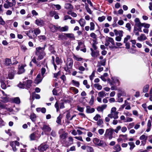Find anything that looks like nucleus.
Returning a JSON list of instances; mask_svg holds the SVG:
<instances>
[{
  "label": "nucleus",
  "mask_w": 152,
  "mask_h": 152,
  "mask_svg": "<svg viewBox=\"0 0 152 152\" xmlns=\"http://www.w3.org/2000/svg\"><path fill=\"white\" fill-rule=\"evenodd\" d=\"M45 48L37 47L36 49L35 54L38 56L37 60L39 61L42 59L46 55L44 52Z\"/></svg>",
  "instance_id": "nucleus-1"
},
{
  "label": "nucleus",
  "mask_w": 152,
  "mask_h": 152,
  "mask_svg": "<svg viewBox=\"0 0 152 152\" xmlns=\"http://www.w3.org/2000/svg\"><path fill=\"white\" fill-rule=\"evenodd\" d=\"M110 42L113 45H115L114 41L113 38L108 37H106L105 45L106 46H108L109 48L111 50H113L114 48H117V47L116 46L110 45Z\"/></svg>",
  "instance_id": "nucleus-2"
},
{
  "label": "nucleus",
  "mask_w": 152,
  "mask_h": 152,
  "mask_svg": "<svg viewBox=\"0 0 152 152\" xmlns=\"http://www.w3.org/2000/svg\"><path fill=\"white\" fill-rule=\"evenodd\" d=\"M114 131V130L112 128L107 129L104 135L106 137L108 138L109 140H111L113 137V134Z\"/></svg>",
  "instance_id": "nucleus-3"
},
{
  "label": "nucleus",
  "mask_w": 152,
  "mask_h": 152,
  "mask_svg": "<svg viewBox=\"0 0 152 152\" xmlns=\"http://www.w3.org/2000/svg\"><path fill=\"white\" fill-rule=\"evenodd\" d=\"M73 64V61L71 58H68L67 59L66 65L67 67H65L64 69L66 71H68L69 69L72 68Z\"/></svg>",
  "instance_id": "nucleus-4"
},
{
  "label": "nucleus",
  "mask_w": 152,
  "mask_h": 152,
  "mask_svg": "<svg viewBox=\"0 0 152 152\" xmlns=\"http://www.w3.org/2000/svg\"><path fill=\"white\" fill-rule=\"evenodd\" d=\"M93 142L96 145L99 146H103L104 144V142L97 138H95L93 140Z\"/></svg>",
  "instance_id": "nucleus-5"
},
{
  "label": "nucleus",
  "mask_w": 152,
  "mask_h": 152,
  "mask_svg": "<svg viewBox=\"0 0 152 152\" xmlns=\"http://www.w3.org/2000/svg\"><path fill=\"white\" fill-rule=\"evenodd\" d=\"M49 147L48 145L42 144L38 147V149L39 151H46Z\"/></svg>",
  "instance_id": "nucleus-6"
},
{
  "label": "nucleus",
  "mask_w": 152,
  "mask_h": 152,
  "mask_svg": "<svg viewBox=\"0 0 152 152\" xmlns=\"http://www.w3.org/2000/svg\"><path fill=\"white\" fill-rule=\"evenodd\" d=\"M74 139L72 137L70 136L68 138V140L67 141H66L64 142V144L66 146H70L73 143Z\"/></svg>",
  "instance_id": "nucleus-7"
},
{
  "label": "nucleus",
  "mask_w": 152,
  "mask_h": 152,
  "mask_svg": "<svg viewBox=\"0 0 152 152\" xmlns=\"http://www.w3.org/2000/svg\"><path fill=\"white\" fill-rule=\"evenodd\" d=\"M55 107L56 108V111L58 112L59 110V108L63 109L64 108V103L63 102H60L58 103L56 102L55 104Z\"/></svg>",
  "instance_id": "nucleus-8"
},
{
  "label": "nucleus",
  "mask_w": 152,
  "mask_h": 152,
  "mask_svg": "<svg viewBox=\"0 0 152 152\" xmlns=\"http://www.w3.org/2000/svg\"><path fill=\"white\" fill-rule=\"evenodd\" d=\"M25 33L31 39H32L36 37L34 31L33 30L25 31Z\"/></svg>",
  "instance_id": "nucleus-9"
},
{
  "label": "nucleus",
  "mask_w": 152,
  "mask_h": 152,
  "mask_svg": "<svg viewBox=\"0 0 152 152\" xmlns=\"http://www.w3.org/2000/svg\"><path fill=\"white\" fill-rule=\"evenodd\" d=\"M68 136V133H64L63 134H61L60 135L59 137L60 141L64 143V142L66 140V138Z\"/></svg>",
  "instance_id": "nucleus-10"
},
{
  "label": "nucleus",
  "mask_w": 152,
  "mask_h": 152,
  "mask_svg": "<svg viewBox=\"0 0 152 152\" xmlns=\"http://www.w3.org/2000/svg\"><path fill=\"white\" fill-rule=\"evenodd\" d=\"M43 77L40 74H38L34 80V83L37 84H39L42 81Z\"/></svg>",
  "instance_id": "nucleus-11"
},
{
  "label": "nucleus",
  "mask_w": 152,
  "mask_h": 152,
  "mask_svg": "<svg viewBox=\"0 0 152 152\" xmlns=\"http://www.w3.org/2000/svg\"><path fill=\"white\" fill-rule=\"evenodd\" d=\"M118 113L114 112V113H111L110 114L108 115V116L111 118H113L115 119H117L118 118Z\"/></svg>",
  "instance_id": "nucleus-12"
},
{
  "label": "nucleus",
  "mask_w": 152,
  "mask_h": 152,
  "mask_svg": "<svg viewBox=\"0 0 152 152\" xmlns=\"http://www.w3.org/2000/svg\"><path fill=\"white\" fill-rule=\"evenodd\" d=\"M42 129L45 132H49L51 130L49 125L44 124Z\"/></svg>",
  "instance_id": "nucleus-13"
},
{
  "label": "nucleus",
  "mask_w": 152,
  "mask_h": 152,
  "mask_svg": "<svg viewBox=\"0 0 152 152\" xmlns=\"http://www.w3.org/2000/svg\"><path fill=\"white\" fill-rule=\"evenodd\" d=\"M6 3H4V7L6 9H8L14 5L12 3L9 2L8 0L6 1Z\"/></svg>",
  "instance_id": "nucleus-14"
},
{
  "label": "nucleus",
  "mask_w": 152,
  "mask_h": 152,
  "mask_svg": "<svg viewBox=\"0 0 152 152\" xmlns=\"http://www.w3.org/2000/svg\"><path fill=\"white\" fill-rule=\"evenodd\" d=\"M91 54L92 57H96L99 56V51L98 50L94 51L92 48H91Z\"/></svg>",
  "instance_id": "nucleus-15"
},
{
  "label": "nucleus",
  "mask_w": 152,
  "mask_h": 152,
  "mask_svg": "<svg viewBox=\"0 0 152 152\" xmlns=\"http://www.w3.org/2000/svg\"><path fill=\"white\" fill-rule=\"evenodd\" d=\"M135 25L138 28L142 27V23H141L138 18H136L134 20Z\"/></svg>",
  "instance_id": "nucleus-16"
},
{
  "label": "nucleus",
  "mask_w": 152,
  "mask_h": 152,
  "mask_svg": "<svg viewBox=\"0 0 152 152\" xmlns=\"http://www.w3.org/2000/svg\"><path fill=\"white\" fill-rule=\"evenodd\" d=\"M25 66H24V65H21V66H19L18 72V74H20L25 72V69H24Z\"/></svg>",
  "instance_id": "nucleus-17"
},
{
  "label": "nucleus",
  "mask_w": 152,
  "mask_h": 152,
  "mask_svg": "<svg viewBox=\"0 0 152 152\" xmlns=\"http://www.w3.org/2000/svg\"><path fill=\"white\" fill-rule=\"evenodd\" d=\"M78 45L77 46L76 48V49L77 50H79L80 48H82L84 47L85 45L83 42L78 41Z\"/></svg>",
  "instance_id": "nucleus-18"
},
{
  "label": "nucleus",
  "mask_w": 152,
  "mask_h": 152,
  "mask_svg": "<svg viewBox=\"0 0 152 152\" xmlns=\"http://www.w3.org/2000/svg\"><path fill=\"white\" fill-rule=\"evenodd\" d=\"M95 109L93 108H91L89 106H86V112L88 113H91L94 112Z\"/></svg>",
  "instance_id": "nucleus-19"
},
{
  "label": "nucleus",
  "mask_w": 152,
  "mask_h": 152,
  "mask_svg": "<svg viewBox=\"0 0 152 152\" xmlns=\"http://www.w3.org/2000/svg\"><path fill=\"white\" fill-rule=\"evenodd\" d=\"M114 32L115 33V34L116 36H119L121 37H123V31H118L116 29H115L114 30Z\"/></svg>",
  "instance_id": "nucleus-20"
},
{
  "label": "nucleus",
  "mask_w": 152,
  "mask_h": 152,
  "mask_svg": "<svg viewBox=\"0 0 152 152\" xmlns=\"http://www.w3.org/2000/svg\"><path fill=\"white\" fill-rule=\"evenodd\" d=\"M137 39L138 40L142 41L145 40L147 39V37L144 34H141L140 36L137 37Z\"/></svg>",
  "instance_id": "nucleus-21"
},
{
  "label": "nucleus",
  "mask_w": 152,
  "mask_h": 152,
  "mask_svg": "<svg viewBox=\"0 0 152 152\" xmlns=\"http://www.w3.org/2000/svg\"><path fill=\"white\" fill-rule=\"evenodd\" d=\"M98 95L99 96L103 98L104 96H108V94L107 93H106L104 91H102L98 93Z\"/></svg>",
  "instance_id": "nucleus-22"
},
{
  "label": "nucleus",
  "mask_w": 152,
  "mask_h": 152,
  "mask_svg": "<svg viewBox=\"0 0 152 152\" xmlns=\"http://www.w3.org/2000/svg\"><path fill=\"white\" fill-rule=\"evenodd\" d=\"M113 149L115 151L119 152L121 150V148L120 145L117 144L115 145L113 147Z\"/></svg>",
  "instance_id": "nucleus-23"
},
{
  "label": "nucleus",
  "mask_w": 152,
  "mask_h": 152,
  "mask_svg": "<svg viewBox=\"0 0 152 152\" xmlns=\"http://www.w3.org/2000/svg\"><path fill=\"white\" fill-rule=\"evenodd\" d=\"M15 72L14 70L13 69H12L8 75L9 79H12L13 78Z\"/></svg>",
  "instance_id": "nucleus-24"
},
{
  "label": "nucleus",
  "mask_w": 152,
  "mask_h": 152,
  "mask_svg": "<svg viewBox=\"0 0 152 152\" xmlns=\"http://www.w3.org/2000/svg\"><path fill=\"white\" fill-rule=\"evenodd\" d=\"M78 21L80 26L82 27H84L86 24L85 20L83 18H81Z\"/></svg>",
  "instance_id": "nucleus-25"
},
{
  "label": "nucleus",
  "mask_w": 152,
  "mask_h": 152,
  "mask_svg": "<svg viewBox=\"0 0 152 152\" xmlns=\"http://www.w3.org/2000/svg\"><path fill=\"white\" fill-rule=\"evenodd\" d=\"M35 23L38 26H42L44 23L43 21L41 19H37L35 21Z\"/></svg>",
  "instance_id": "nucleus-26"
},
{
  "label": "nucleus",
  "mask_w": 152,
  "mask_h": 152,
  "mask_svg": "<svg viewBox=\"0 0 152 152\" xmlns=\"http://www.w3.org/2000/svg\"><path fill=\"white\" fill-rule=\"evenodd\" d=\"M32 81L31 80H27L25 83V86L26 88H29L30 87L32 83Z\"/></svg>",
  "instance_id": "nucleus-27"
},
{
  "label": "nucleus",
  "mask_w": 152,
  "mask_h": 152,
  "mask_svg": "<svg viewBox=\"0 0 152 152\" xmlns=\"http://www.w3.org/2000/svg\"><path fill=\"white\" fill-rule=\"evenodd\" d=\"M106 61V59L105 58H104L102 60L98 61L97 62V65L98 66H104L105 64Z\"/></svg>",
  "instance_id": "nucleus-28"
},
{
  "label": "nucleus",
  "mask_w": 152,
  "mask_h": 152,
  "mask_svg": "<svg viewBox=\"0 0 152 152\" xmlns=\"http://www.w3.org/2000/svg\"><path fill=\"white\" fill-rule=\"evenodd\" d=\"M112 80L113 83H118L119 85L120 83V82L118 79L117 77H113L111 78Z\"/></svg>",
  "instance_id": "nucleus-29"
},
{
  "label": "nucleus",
  "mask_w": 152,
  "mask_h": 152,
  "mask_svg": "<svg viewBox=\"0 0 152 152\" xmlns=\"http://www.w3.org/2000/svg\"><path fill=\"white\" fill-rule=\"evenodd\" d=\"M65 7L66 9H68L70 10L73 9V7L72 5L69 3L66 4L65 5Z\"/></svg>",
  "instance_id": "nucleus-30"
},
{
  "label": "nucleus",
  "mask_w": 152,
  "mask_h": 152,
  "mask_svg": "<svg viewBox=\"0 0 152 152\" xmlns=\"http://www.w3.org/2000/svg\"><path fill=\"white\" fill-rule=\"evenodd\" d=\"M59 28H60V30L62 31H66L68 30L69 27L67 26H65L61 27L59 26Z\"/></svg>",
  "instance_id": "nucleus-31"
},
{
  "label": "nucleus",
  "mask_w": 152,
  "mask_h": 152,
  "mask_svg": "<svg viewBox=\"0 0 152 152\" xmlns=\"http://www.w3.org/2000/svg\"><path fill=\"white\" fill-rule=\"evenodd\" d=\"M12 100L14 103L16 104H19L20 102V100L18 97L14 98Z\"/></svg>",
  "instance_id": "nucleus-32"
},
{
  "label": "nucleus",
  "mask_w": 152,
  "mask_h": 152,
  "mask_svg": "<svg viewBox=\"0 0 152 152\" xmlns=\"http://www.w3.org/2000/svg\"><path fill=\"white\" fill-rule=\"evenodd\" d=\"M62 118V115L60 114L59 116L57 118L56 122L58 124H60L61 123V119Z\"/></svg>",
  "instance_id": "nucleus-33"
},
{
  "label": "nucleus",
  "mask_w": 152,
  "mask_h": 152,
  "mask_svg": "<svg viewBox=\"0 0 152 152\" xmlns=\"http://www.w3.org/2000/svg\"><path fill=\"white\" fill-rule=\"evenodd\" d=\"M71 82L74 86L78 88L79 87V86L80 85V83L79 82L74 80H72Z\"/></svg>",
  "instance_id": "nucleus-34"
},
{
  "label": "nucleus",
  "mask_w": 152,
  "mask_h": 152,
  "mask_svg": "<svg viewBox=\"0 0 152 152\" xmlns=\"http://www.w3.org/2000/svg\"><path fill=\"white\" fill-rule=\"evenodd\" d=\"M64 34L67 37L69 38L73 39L75 38L74 34L72 33H66Z\"/></svg>",
  "instance_id": "nucleus-35"
},
{
  "label": "nucleus",
  "mask_w": 152,
  "mask_h": 152,
  "mask_svg": "<svg viewBox=\"0 0 152 152\" xmlns=\"http://www.w3.org/2000/svg\"><path fill=\"white\" fill-rule=\"evenodd\" d=\"M95 88H96L98 90H100L102 88V86L99 85V83L95 84L94 85Z\"/></svg>",
  "instance_id": "nucleus-36"
},
{
  "label": "nucleus",
  "mask_w": 152,
  "mask_h": 152,
  "mask_svg": "<svg viewBox=\"0 0 152 152\" xmlns=\"http://www.w3.org/2000/svg\"><path fill=\"white\" fill-rule=\"evenodd\" d=\"M12 64L11 60L8 58H7L5 59V65L7 66H9L10 64Z\"/></svg>",
  "instance_id": "nucleus-37"
},
{
  "label": "nucleus",
  "mask_w": 152,
  "mask_h": 152,
  "mask_svg": "<svg viewBox=\"0 0 152 152\" xmlns=\"http://www.w3.org/2000/svg\"><path fill=\"white\" fill-rule=\"evenodd\" d=\"M36 115L34 113L31 114L30 115V118L33 121H36Z\"/></svg>",
  "instance_id": "nucleus-38"
},
{
  "label": "nucleus",
  "mask_w": 152,
  "mask_h": 152,
  "mask_svg": "<svg viewBox=\"0 0 152 152\" xmlns=\"http://www.w3.org/2000/svg\"><path fill=\"white\" fill-rule=\"evenodd\" d=\"M149 88V85L148 84L144 86L143 89V92L146 93L148 91Z\"/></svg>",
  "instance_id": "nucleus-39"
},
{
  "label": "nucleus",
  "mask_w": 152,
  "mask_h": 152,
  "mask_svg": "<svg viewBox=\"0 0 152 152\" xmlns=\"http://www.w3.org/2000/svg\"><path fill=\"white\" fill-rule=\"evenodd\" d=\"M70 90L73 91L75 94H77L78 92V90L74 87H71L70 88Z\"/></svg>",
  "instance_id": "nucleus-40"
},
{
  "label": "nucleus",
  "mask_w": 152,
  "mask_h": 152,
  "mask_svg": "<svg viewBox=\"0 0 152 152\" xmlns=\"http://www.w3.org/2000/svg\"><path fill=\"white\" fill-rule=\"evenodd\" d=\"M58 28H59V26L56 27L55 26H53L51 28V30L52 32H55Z\"/></svg>",
  "instance_id": "nucleus-41"
},
{
  "label": "nucleus",
  "mask_w": 152,
  "mask_h": 152,
  "mask_svg": "<svg viewBox=\"0 0 152 152\" xmlns=\"http://www.w3.org/2000/svg\"><path fill=\"white\" fill-rule=\"evenodd\" d=\"M39 41L41 42L44 41L46 39V38L44 35H41L38 37Z\"/></svg>",
  "instance_id": "nucleus-42"
},
{
  "label": "nucleus",
  "mask_w": 152,
  "mask_h": 152,
  "mask_svg": "<svg viewBox=\"0 0 152 152\" xmlns=\"http://www.w3.org/2000/svg\"><path fill=\"white\" fill-rule=\"evenodd\" d=\"M90 30L93 31L95 29V25L93 22H91L90 23Z\"/></svg>",
  "instance_id": "nucleus-43"
},
{
  "label": "nucleus",
  "mask_w": 152,
  "mask_h": 152,
  "mask_svg": "<svg viewBox=\"0 0 152 152\" xmlns=\"http://www.w3.org/2000/svg\"><path fill=\"white\" fill-rule=\"evenodd\" d=\"M14 142H10V145L12 147L13 151H16L17 150V148L16 147L15 145H14Z\"/></svg>",
  "instance_id": "nucleus-44"
},
{
  "label": "nucleus",
  "mask_w": 152,
  "mask_h": 152,
  "mask_svg": "<svg viewBox=\"0 0 152 152\" xmlns=\"http://www.w3.org/2000/svg\"><path fill=\"white\" fill-rule=\"evenodd\" d=\"M56 62L58 65L59 64L62 63V60L59 57H56Z\"/></svg>",
  "instance_id": "nucleus-45"
},
{
  "label": "nucleus",
  "mask_w": 152,
  "mask_h": 152,
  "mask_svg": "<svg viewBox=\"0 0 152 152\" xmlns=\"http://www.w3.org/2000/svg\"><path fill=\"white\" fill-rule=\"evenodd\" d=\"M101 118L100 115L98 114H97L94 117L93 119L95 121H97L99 120V119H100Z\"/></svg>",
  "instance_id": "nucleus-46"
},
{
  "label": "nucleus",
  "mask_w": 152,
  "mask_h": 152,
  "mask_svg": "<svg viewBox=\"0 0 152 152\" xmlns=\"http://www.w3.org/2000/svg\"><path fill=\"white\" fill-rule=\"evenodd\" d=\"M34 31L36 37L38 34H40L41 32L40 30L38 28H36Z\"/></svg>",
  "instance_id": "nucleus-47"
},
{
  "label": "nucleus",
  "mask_w": 152,
  "mask_h": 152,
  "mask_svg": "<svg viewBox=\"0 0 152 152\" xmlns=\"http://www.w3.org/2000/svg\"><path fill=\"white\" fill-rule=\"evenodd\" d=\"M35 134L36 133H34L31 134L30 136L31 140H35L36 137L35 136Z\"/></svg>",
  "instance_id": "nucleus-48"
},
{
  "label": "nucleus",
  "mask_w": 152,
  "mask_h": 152,
  "mask_svg": "<svg viewBox=\"0 0 152 152\" xmlns=\"http://www.w3.org/2000/svg\"><path fill=\"white\" fill-rule=\"evenodd\" d=\"M129 145L130 146V149L132 150L135 147L134 143L133 142H129Z\"/></svg>",
  "instance_id": "nucleus-49"
},
{
  "label": "nucleus",
  "mask_w": 152,
  "mask_h": 152,
  "mask_svg": "<svg viewBox=\"0 0 152 152\" xmlns=\"http://www.w3.org/2000/svg\"><path fill=\"white\" fill-rule=\"evenodd\" d=\"M97 121L96 124L98 126H100L103 123L102 120L101 119H99V120Z\"/></svg>",
  "instance_id": "nucleus-50"
},
{
  "label": "nucleus",
  "mask_w": 152,
  "mask_h": 152,
  "mask_svg": "<svg viewBox=\"0 0 152 152\" xmlns=\"http://www.w3.org/2000/svg\"><path fill=\"white\" fill-rule=\"evenodd\" d=\"M94 100V96H91V98L89 101V104L91 105H92L93 104Z\"/></svg>",
  "instance_id": "nucleus-51"
},
{
  "label": "nucleus",
  "mask_w": 152,
  "mask_h": 152,
  "mask_svg": "<svg viewBox=\"0 0 152 152\" xmlns=\"http://www.w3.org/2000/svg\"><path fill=\"white\" fill-rule=\"evenodd\" d=\"M87 151L88 152H94L93 148L90 146H88Z\"/></svg>",
  "instance_id": "nucleus-52"
},
{
  "label": "nucleus",
  "mask_w": 152,
  "mask_h": 152,
  "mask_svg": "<svg viewBox=\"0 0 152 152\" xmlns=\"http://www.w3.org/2000/svg\"><path fill=\"white\" fill-rule=\"evenodd\" d=\"M46 72V69L44 68H42L41 69V76L44 77L45 75H44Z\"/></svg>",
  "instance_id": "nucleus-53"
},
{
  "label": "nucleus",
  "mask_w": 152,
  "mask_h": 152,
  "mask_svg": "<svg viewBox=\"0 0 152 152\" xmlns=\"http://www.w3.org/2000/svg\"><path fill=\"white\" fill-rule=\"evenodd\" d=\"M133 121V119L132 118H129V117H126L125 121H124L125 122H130L132 121Z\"/></svg>",
  "instance_id": "nucleus-54"
},
{
  "label": "nucleus",
  "mask_w": 152,
  "mask_h": 152,
  "mask_svg": "<svg viewBox=\"0 0 152 152\" xmlns=\"http://www.w3.org/2000/svg\"><path fill=\"white\" fill-rule=\"evenodd\" d=\"M87 81L86 80H84L83 81V84L86 86V87L87 88H89L90 87V86L87 84Z\"/></svg>",
  "instance_id": "nucleus-55"
},
{
  "label": "nucleus",
  "mask_w": 152,
  "mask_h": 152,
  "mask_svg": "<svg viewBox=\"0 0 152 152\" xmlns=\"http://www.w3.org/2000/svg\"><path fill=\"white\" fill-rule=\"evenodd\" d=\"M73 58L76 61H82L83 58L80 57H78L75 56H73Z\"/></svg>",
  "instance_id": "nucleus-56"
},
{
  "label": "nucleus",
  "mask_w": 152,
  "mask_h": 152,
  "mask_svg": "<svg viewBox=\"0 0 152 152\" xmlns=\"http://www.w3.org/2000/svg\"><path fill=\"white\" fill-rule=\"evenodd\" d=\"M105 19V17L104 16L102 17H99L98 18V20L100 22H102Z\"/></svg>",
  "instance_id": "nucleus-57"
},
{
  "label": "nucleus",
  "mask_w": 152,
  "mask_h": 152,
  "mask_svg": "<svg viewBox=\"0 0 152 152\" xmlns=\"http://www.w3.org/2000/svg\"><path fill=\"white\" fill-rule=\"evenodd\" d=\"M147 136L143 134L141 135L140 137V139L142 140H147Z\"/></svg>",
  "instance_id": "nucleus-58"
},
{
  "label": "nucleus",
  "mask_w": 152,
  "mask_h": 152,
  "mask_svg": "<svg viewBox=\"0 0 152 152\" xmlns=\"http://www.w3.org/2000/svg\"><path fill=\"white\" fill-rule=\"evenodd\" d=\"M131 38V36L130 35H127L126 37H125L124 40V43H126L127 42L128 40H129Z\"/></svg>",
  "instance_id": "nucleus-59"
},
{
  "label": "nucleus",
  "mask_w": 152,
  "mask_h": 152,
  "mask_svg": "<svg viewBox=\"0 0 152 152\" xmlns=\"http://www.w3.org/2000/svg\"><path fill=\"white\" fill-rule=\"evenodd\" d=\"M90 36L94 39H96L97 38L96 35L94 33H91L90 34Z\"/></svg>",
  "instance_id": "nucleus-60"
},
{
  "label": "nucleus",
  "mask_w": 152,
  "mask_h": 152,
  "mask_svg": "<svg viewBox=\"0 0 152 152\" xmlns=\"http://www.w3.org/2000/svg\"><path fill=\"white\" fill-rule=\"evenodd\" d=\"M150 26V25L149 24L146 23H142V27L145 28H148Z\"/></svg>",
  "instance_id": "nucleus-61"
},
{
  "label": "nucleus",
  "mask_w": 152,
  "mask_h": 152,
  "mask_svg": "<svg viewBox=\"0 0 152 152\" xmlns=\"http://www.w3.org/2000/svg\"><path fill=\"white\" fill-rule=\"evenodd\" d=\"M137 31L138 29L137 28L134 27V32L135 33V35L138 36L139 35V33Z\"/></svg>",
  "instance_id": "nucleus-62"
},
{
  "label": "nucleus",
  "mask_w": 152,
  "mask_h": 152,
  "mask_svg": "<svg viewBox=\"0 0 152 152\" xmlns=\"http://www.w3.org/2000/svg\"><path fill=\"white\" fill-rule=\"evenodd\" d=\"M72 18L68 15H65L63 18L64 20H66L68 19H71Z\"/></svg>",
  "instance_id": "nucleus-63"
},
{
  "label": "nucleus",
  "mask_w": 152,
  "mask_h": 152,
  "mask_svg": "<svg viewBox=\"0 0 152 152\" xmlns=\"http://www.w3.org/2000/svg\"><path fill=\"white\" fill-rule=\"evenodd\" d=\"M95 71H94L92 72L91 75L89 76L90 79L91 81L93 80V78L95 76Z\"/></svg>",
  "instance_id": "nucleus-64"
}]
</instances>
